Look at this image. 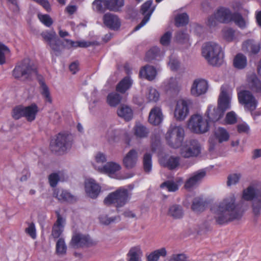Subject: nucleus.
Here are the masks:
<instances>
[{"mask_svg": "<svg viewBox=\"0 0 261 261\" xmlns=\"http://www.w3.org/2000/svg\"><path fill=\"white\" fill-rule=\"evenodd\" d=\"M236 199L234 194L230 193L212 206L211 211L217 224L225 225L242 217Z\"/></svg>", "mask_w": 261, "mask_h": 261, "instance_id": "nucleus-1", "label": "nucleus"}, {"mask_svg": "<svg viewBox=\"0 0 261 261\" xmlns=\"http://www.w3.org/2000/svg\"><path fill=\"white\" fill-rule=\"evenodd\" d=\"M233 87L227 83H224L220 88V93L218 99V107L210 105L208 106L205 115L210 121L216 122L223 117L224 112L231 107Z\"/></svg>", "mask_w": 261, "mask_h": 261, "instance_id": "nucleus-2", "label": "nucleus"}, {"mask_svg": "<svg viewBox=\"0 0 261 261\" xmlns=\"http://www.w3.org/2000/svg\"><path fill=\"white\" fill-rule=\"evenodd\" d=\"M12 75L18 80L22 78L28 81L38 82H43L44 80L42 75L38 73L29 59H24L18 62L13 70Z\"/></svg>", "mask_w": 261, "mask_h": 261, "instance_id": "nucleus-3", "label": "nucleus"}, {"mask_svg": "<svg viewBox=\"0 0 261 261\" xmlns=\"http://www.w3.org/2000/svg\"><path fill=\"white\" fill-rule=\"evenodd\" d=\"M202 54L212 66H219L223 62L224 55L222 49L219 44L215 42L205 43L202 46Z\"/></svg>", "mask_w": 261, "mask_h": 261, "instance_id": "nucleus-4", "label": "nucleus"}, {"mask_svg": "<svg viewBox=\"0 0 261 261\" xmlns=\"http://www.w3.org/2000/svg\"><path fill=\"white\" fill-rule=\"evenodd\" d=\"M243 198L246 200H252V212L255 217H258L261 213V184H252L243 193Z\"/></svg>", "mask_w": 261, "mask_h": 261, "instance_id": "nucleus-5", "label": "nucleus"}, {"mask_svg": "<svg viewBox=\"0 0 261 261\" xmlns=\"http://www.w3.org/2000/svg\"><path fill=\"white\" fill-rule=\"evenodd\" d=\"M250 84L247 83L245 86L237 88L239 102L244 106L245 110L252 112L256 109L258 101L254 95L248 89Z\"/></svg>", "mask_w": 261, "mask_h": 261, "instance_id": "nucleus-6", "label": "nucleus"}, {"mask_svg": "<svg viewBox=\"0 0 261 261\" xmlns=\"http://www.w3.org/2000/svg\"><path fill=\"white\" fill-rule=\"evenodd\" d=\"M131 193L124 187H120L110 193L105 199V204H114L117 208L125 205L129 200Z\"/></svg>", "mask_w": 261, "mask_h": 261, "instance_id": "nucleus-7", "label": "nucleus"}, {"mask_svg": "<svg viewBox=\"0 0 261 261\" xmlns=\"http://www.w3.org/2000/svg\"><path fill=\"white\" fill-rule=\"evenodd\" d=\"M184 138L185 130L181 126H171L165 136L168 145L174 148L181 146Z\"/></svg>", "mask_w": 261, "mask_h": 261, "instance_id": "nucleus-8", "label": "nucleus"}, {"mask_svg": "<svg viewBox=\"0 0 261 261\" xmlns=\"http://www.w3.org/2000/svg\"><path fill=\"white\" fill-rule=\"evenodd\" d=\"M188 127L193 133L201 134L208 131L210 125L207 120L202 115L196 114L191 116Z\"/></svg>", "mask_w": 261, "mask_h": 261, "instance_id": "nucleus-9", "label": "nucleus"}, {"mask_svg": "<svg viewBox=\"0 0 261 261\" xmlns=\"http://www.w3.org/2000/svg\"><path fill=\"white\" fill-rule=\"evenodd\" d=\"M180 147V154L185 158L196 157L201 153V145L196 139L187 140Z\"/></svg>", "mask_w": 261, "mask_h": 261, "instance_id": "nucleus-10", "label": "nucleus"}, {"mask_svg": "<svg viewBox=\"0 0 261 261\" xmlns=\"http://www.w3.org/2000/svg\"><path fill=\"white\" fill-rule=\"evenodd\" d=\"M72 136L71 135L60 133L54 142H51V146L55 151H65L69 149L72 144Z\"/></svg>", "mask_w": 261, "mask_h": 261, "instance_id": "nucleus-11", "label": "nucleus"}, {"mask_svg": "<svg viewBox=\"0 0 261 261\" xmlns=\"http://www.w3.org/2000/svg\"><path fill=\"white\" fill-rule=\"evenodd\" d=\"M94 244L95 242L88 235L80 233H74L70 242V246L74 248L89 247Z\"/></svg>", "mask_w": 261, "mask_h": 261, "instance_id": "nucleus-12", "label": "nucleus"}, {"mask_svg": "<svg viewBox=\"0 0 261 261\" xmlns=\"http://www.w3.org/2000/svg\"><path fill=\"white\" fill-rule=\"evenodd\" d=\"M206 175L204 169L199 170L191 174L185 181L184 187L188 190H191L200 184Z\"/></svg>", "mask_w": 261, "mask_h": 261, "instance_id": "nucleus-13", "label": "nucleus"}, {"mask_svg": "<svg viewBox=\"0 0 261 261\" xmlns=\"http://www.w3.org/2000/svg\"><path fill=\"white\" fill-rule=\"evenodd\" d=\"M121 169V165L116 162H107L103 167H99L100 172L107 174L111 178L116 179H122L118 172Z\"/></svg>", "mask_w": 261, "mask_h": 261, "instance_id": "nucleus-14", "label": "nucleus"}, {"mask_svg": "<svg viewBox=\"0 0 261 261\" xmlns=\"http://www.w3.org/2000/svg\"><path fill=\"white\" fill-rule=\"evenodd\" d=\"M190 103V101L184 99L177 101L174 112V117L177 120L182 121L188 116Z\"/></svg>", "mask_w": 261, "mask_h": 261, "instance_id": "nucleus-15", "label": "nucleus"}, {"mask_svg": "<svg viewBox=\"0 0 261 261\" xmlns=\"http://www.w3.org/2000/svg\"><path fill=\"white\" fill-rule=\"evenodd\" d=\"M152 0H149L144 3L141 7V12L144 17L141 22L134 29L135 31H138L142 27L145 25L150 19V16L154 10V8H151L152 4Z\"/></svg>", "mask_w": 261, "mask_h": 261, "instance_id": "nucleus-16", "label": "nucleus"}, {"mask_svg": "<svg viewBox=\"0 0 261 261\" xmlns=\"http://www.w3.org/2000/svg\"><path fill=\"white\" fill-rule=\"evenodd\" d=\"M57 219L54 223L51 231V236L54 239L59 238L64 230L66 220L64 217L60 215L58 211L56 212Z\"/></svg>", "mask_w": 261, "mask_h": 261, "instance_id": "nucleus-17", "label": "nucleus"}, {"mask_svg": "<svg viewBox=\"0 0 261 261\" xmlns=\"http://www.w3.org/2000/svg\"><path fill=\"white\" fill-rule=\"evenodd\" d=\"M85 188L87 194L92 198H96L101 191L100 186L91 178L85 180Z\"/></svg>", "mask_w": 261, "mask_h": 261, "instance_id": "nucleus-18", "label": "nucleus"}, {"mask_svg": "<svg viewBox=\"0 0 261 261\" xmlns=\"http://www.w3.org/2000/svg\"><path fill=\"white\" fill-rule=\"evenodd\" d=\"M138 151L134 149H132L124 156L123 164L127 169H132L136 166L138 161Z\"/></svg>", "mask_w": 261, "mask_h": 261, "instance_id": "nucleus-19", "label": "nucleus"}, {"mask_svg": "<svg viewBox=\"0 0 261 261\" xmlns=\"http://www.w3.org/2000/svg\"><path fill=\"white\" fill-rule=\"evenodd\" d=\"M233 13L225 7H220L215 12L216 18L219 22L227 23L232 21Z\"/></svg>", "mask_w": 261, "mask_h": 261, "instance_id": "nucleus-20", "label": "nucleus"}, {"mask_svg": "<svg viewBox=\"0 0 261 261\" xmlns=\"http://www.w3.org/2000/svg\"><path fill=\"white\" fill-rule=\"evenodd\" d=\"M260 44L252 39H249L244 42L242 44V49L248 53L249 56L257 54L260 50Z\"/></svg>", "mask_w": 261, "mask_h": 261, "instance_id": "nucleus-21", "label": "nucleus"}, {"mask_svg": "<svg viewBox=\"0 0 261 261\" xmlns=\"http://www.w3.org/2000/svg\"><path fill=\"white\" fill-rule=\"evenodd\" d=\"M103 21L105 25L112 30H118L120 27V21L118 17L109 13L104 15Z\"/></svg>", "mask_w": 261, "mask_h": 261, "instance_id": "nucleus-22", "label": "nucleus"}, {"mask_svg": "<svg viewBox=\"0 0 261 261\" xmlns=\"http://www.w3.org/2000/svg\"><path fill=\"white\" fill-rule=\"evenodd\" d=\"M163 120V115L160 107H155L149 113L148 121L154 125L160 124Z\"/></svg>", "mask_w": 261, "mask_h": 261, "instance_id": "nucleus-23", "label": "nucleus"}, {"mask_svg": "<svg viewBox=\"0 0 261 261\" xmlns=\"http://www.w3.org/2000/svg\"><path fill=\"white\" fill-rule=\"evenodd\" d=\"M118 116L128 121L133 118L134 113L130 107L126 105H121L117 110Z\"/></svg>", "mask_w": 261, "mask_h": 261, "instance_id": "nucleus-24", "label": "nucleus"}, {"mask_svg": "<svg viewBox=\"0 0 261 261\" xmlns=\"http://www.w3.org/2000/svg\"><path fill=\"white\" fill-rule=\"evenodd\" d=\"M156 74V69L152 66L147 65L142 67L139 72V76L145 80L152 81Z\"/></svg>", "mask_w": 261, "mask_h": 261, "instance_id": "nucleus-25", "label": "nucleus"}, {"mask_svg": "<svg viewBox=\"0 0 261 261\" xmlns=\"http://www.w3.org/2000/svg\"><path fill=\"white\" fill-rule=\"evenodd\" d=\"M143 251L140 245L132 247L129 249L128 253V261H142Z\"/></svg>", "mask_w": 261, "mask_h": 261, "instance_id": "nucleus-26", "label": "nucleus"}, {"mask_svg": "<svg viewBox=\"0 0 261 261\" xmlns=\"http://www.w3.org/2000/svg\"><path fill=\"white\" fill-rule=\"evenodd\" d=\"M184 211L182 207L176 204L171 205L168 210L167 215L175 219H178L182 218Z\"/></svg>", "mask_w": 261, "mask_h": 261, "instance_id": "nucleus-27", "label": "nucleus"}, {"mask_svg": "<svg viewBox=\"0 0 261 261\" xmlns=\"http://www.w3.org/2000/svg\"><path fill=\"white\" fill-rule=\"evenodd\" d=\"M54 196L61 201L73 202L75 200L74 196L68 191L63 189H57L55 191Z\"/></svg>", "mask_w": 261, "mask_h": 261, "instance_id": "nucleus-28", "label": "nucleus"}, {"mask_svg": "<svg viewBox=\"0 0 261 261\" xmlns=\"http://www.w3.org/2000/svg\"><path fill=\"white\" fill-rule=\"evenodd\" d=\"M182 182V179L180 177L176 179L175 181L168 180L164 182L161 185V188L166 189L168 192H173L177 191L179 186Z\"/></svg>", "mask_w": 261, "mask_h": 261, "instance_id": "nucleus-29", "label": "nucleus"}, {"mask_svg": "<svg viewBox=\"0 0 261 261\" xmlns=\"http://www.w3.org/2000/svg\"><path fill=\"white\" fill-rule=\"evenodd\" d=\"M207 83H193L191 89V94L198 96L204 94L207 90Z\"/></svg>", "mask_w": 261, "mask_h": 261, "instance_id": "nucleus-30", "label": "nucleus"}, {"mask_svg": "<svg viewBox=\"0 0 261 261\" xmlns=\"http://www.w3.org/2000/svg\"><path fill=\"white\" fill-rule=\"evenodd\" d=\"M38 112L37 106L35 103H32L29 106L25 107L24 117L28 121L32 122L35 119Z\"/></svg>", "mask_w": 261, "mask_h": 261, "instance_id": "nucleus-31", "label": "nucleus"}, {"mask_svg": "<svg viewBox=\"0 0 261 261\" xmlns=\"http://www.w3.org/2000/svg\"><path fill=\"white\" fill-rule=\"evenodd\" d=\"M214 138L219 143L227 141L229 139V134L223 127H219L214 132Z\"/></svg>", "mask_w": 261, "mask_h": 261, "instance_id": "nucleus-32", "label": "nucleus"}, {"mask_svg": "<svg viewBox=\"0 0 261 261\" xmlns=\"http://www.w3.org/2000/svg\"><path fill=\"white\" fill-rule=\"evenodd\" d=\"M167 254V252L165 247L155 250L146 255L147 261H158L161 256L165 257Z\"/></svg>", "mask_w": 261, "mask_h": 261, "instance_id": "nucleus-33", "label": "nucleus"}, {"mask_svg": "<svg viewBox=\"0 0 261 261\" xmlns=\"http://www.w3.org/2000/svg\"><path fill=\"white\" fill-rule=\"evenodd\" d=\"M160 162L162 165L167 167L170 169H174L179 165V158L171 156L168 159H162Z\"/></svg>", "mask_w": 261, "mask_h": 261, "instance_id": "nucleus-34", "label": "nucleus"}, {"mask_svg": "<svg viewBox=\"0 0 261 261\" xmlns=\"http://www.w3.org/2000/svg\"><path fill=\"white\" fill-rule=\"evenodd\" d=\"M164 52L161 51L159 48L154 46L150 48L146 54L145 60L146 61H151L154 59H157L158 57L164 56Z\"/></svg>", "mask_w": 261, "mask_h": 261, "instance_id": "nucleus-35", "label": "nucleus"}, {"mask_svg": "<svg viewBox=\"0 0 261 261\" xmlns=\"http://www.w3.org/2000/svg\"><path fill=\"white\" fill-rule=\"evenodd\" d=\"M247 64L246 57L242 54H237L233 59V66L239 69L245 68Z\"/></svg>", "mask_w": 261, "mask_h": 261, "instance_id": "nucleus-36", "label": "nucleus"}, {"mask_svg": "<svg viewBox=\"0 0 261 261\" xmlns=\"http://www.w3.org/2000/svg\"><path fill=\"white\" fill-rule=\"evenodd\" d=\"M67 250V246L64 239L59 238L56 244V253L60 256H63L66 255Z\"/></svg>", "mask_w": 261, "mask_h": 261, "instance_id": "nucleus-37", "label": "nucleus"}, {"mask_svg": "<svg viewBox=\"0 0 261 261\" xmlns=\"http://www.w3.org/2000/svg\"><path fill=\"white\" fill-rule=\"evenodd\" d=\"M106 9L110 11H118L123 6L124 0H107Z\"/></svg>", "mask_w": 261, "mask_h": 261, "instance_id": "nucleus-38", "label": "nucleus"}, {"mask_svg": "<svg viewBox=\"0 0 261 261\" xmlns=\"http://www.w3.org/2000/svg\"><path fill=\"white\" fill-rule=\"evenodd\" d=\"M107 160L106 154L102 152L99 151L94 155V162L93 165L95 169L99 171V167H103L102 164Z\"/></svg>", "mask_w": 261, "mask_h": 261, "instance_id": "nucleus-39", "label": "nucleus"}, {"mask_svg": "<svg viewBox=\"0 0 261 261\" xmlns=\"http://www.w3.org/2000/svg\"><path fill=\"white\" fill-rule=\"evenodd\" d=\"M122 97L118 93L112 92L109 93L107 97V103L111 107H116L121 102Z\"/></svg>", "mask_w": 261, "mask_h": 261, "instance_id": "nucleus-40", "label": "nucleus"}, {"mask_svg": "<svg viewBox=\"0 0 261 261\" xmlns=\"http://www.w3.org/2000/svg\"><path fill=\"white\" fill-rule=\"evenodd\" d=\"M122 133V130L111 127L108 129L106 138L109 142L112 143L114 142Z\"/></svg>", "mask_w": 261, "mask_h": 261, "instance_id": "nucleus-41", "label": "nucleus"}, {"mask_svg": "<svg viewBox=\"0 0 261 261\" xmlns=\"http://www.w3.org/2000/svg\"><path fill=\"white\" fill-rule=\"evenodd\" d=\"M135 135L139 138L147 137L149 134L148 129L141 124H136L134 128Z\"/></svg>", "mask_w": 261, "mask_h": 261, "instance_id": "nucleus-42", "label": "nucleus"}, {"mask_svg": "<svg viewBox=\"0 0 261 261\" xmlns=\"http://www.w3.org/2000/svg\"><path fill=\"white\" fill-rule=\"evenodd\" d=\"M106 2L107 0H94L92 4V9L96 12L103 13L107 10Z\"/></svg>", "mask_w": 261, "mask_h": 261, "instance_id": "nucleus-43", "label": "nucleus"}, {"mask_svg": "<svg viewBox=\"0 0 261 261\" xmlns=\"http://www.w3.org/2000/svg\"><path fill=\"white\" fill-rule=\"evenodd\" d=\"M232 21L242 29L246 28L247 23V21L238 13H233Z\"/></svg>", "mask_w": 261, "mask_h": 261, "instance_id": "nucleus-44", "label": "nucleus"}, {"mask_svg": "<svg viewBox=\"0 0 261 261\" xmlns=\"http://www.w3.org/2000/svg\"><path fill=\"white\" fill-rule=\"evenodd\" d=\"M146 99L149 102H156L160 98V93L154 88H149L146 94Z\"/></svg>", "mask_w": 261, "mask_h": 261, "instance_id": "nucleus-45", "label": "nucleus"}, {"mask_svg": "<svg viewBox=\"0 0 261 261\" xmlns=\"http://www.w3.org/2000/svg\"><path fill=\"white\" fill-rule=\"evenodd\" d=\"M242 177L240 173L235 172L229 174L227 177V185L228 187L237 184Z\"/></svg>", "mask_w": 261, "mask_h": 261, "instance_id": "nucleus-46", "label": "nucleus"}, {"mask_svg": "<svg viewBox=\"0 0 261 261\" xmlns=\"http://www.w3.org/2000/svg\"><path fill=\"white\" fill-rule=\"evenodd\" d=\"M175 25L178 27L185 25L189 22V16L185 13L179 14L175 17Z\"/></svg>", "mask_w": 261, "mask_h": 261, "instance_id": "nucleus-47", "label": "nucleus"}, {"mask_svg": "<svg viewBox=\"0 0 261 261\" xmlns=\"http://www.w3.org/2000/svg\"><path fill=\"white\" fill-rule=\"evenodd\" d=\"M24 108L23 106L15 107L12 111V116L15 119H19L20 118L24 117Z\"/></svg>", "mask_w": 261, "mask_h": 261, "instance_id": "nucleus-48", "label": "nucleus"}, {"mask_svg": "<svg viewBox=\"0 0 261 261\" xmlns=\"http://www.w3.org/2000/svg\"><path fill=\"white\" fill-rule=\"evenodd\" d=\"M192 209L196 212H199L203 210L204 203L201 198L196 197L194 199L192 205Z\"/></svg>", "mask_w": 261, "mask_h": 261, "instance_id": "nucleus-49", "label": "nucleus"}, {"mask_svg": "<svg viewBox=\"0 0 261 261\" xmlns=\"http://www.w3.org/2000/svg\"><path fill=\"white\" fill-rule=\"evenodd\" d=\"M143 166L145 172H149L151 170L152 161L151 155L149 153H145L143 158Z\"/></svg>", "mask_w": 261, "mask_h": 261, "instance_id": "nucleus-50", "label": "nucleus"}, {"mask_svg": "<svg viewBox=\"0 0 261 261\" xmlns=\"http://www.w3.org/2000/svg\"><path fill=\"white\" fill-rule=\"evenodd\" d=\"M223 35L225 39L230 42L234 39V31L231 28H225L223 30Z\"/></svg>", "mask_w": 261, "mask_h": 261, "instance_id": "nucleus-51", "label": "nucleus"}, {"mask_svg": "<svg viewBox=\"0 0 261 261\" xmlns=\"http://www.w3.org/2000/svg\"><path fill=\"white\" fill-rule=\"evenodd\" d=\"M9 52V49L6 45L0 42V65L5 63V54Z\"/></svg>", "mask_w": 261, "mask_h": 261, "instance_id": "nucleus-52", "label": "nucleus"}, {"mask_svg": "<svg viewBox=\"0 0 261 261\" xmlns=\"http://www.w3.org/2000/svg\"><path fill=\"white\" fill-rule=\"evenodd\" d=\"M60 174H61V173H54L49 175L48 176V181L51 187H56L58 181L61 180Z\"/></svg>", "mask_w": 261, "mask_h": 261, "instance_id": "nucleus-53", "label": "nucleus"}, {"mask_svg": "<svg viewBox=\"0 0 261 261\" xmlns=\"http://www.w3.org/2000/svg\"><path fill=\"white\" fill-rule=\"evenodd\" d=\"M237 116L235 112L231 111L227 113L225 118V123L226 124H234L237 122Z\"/></svg>", "mask_w": 261, "mask_h": 261, "instance_id": "nucleus-54", "label": "nucleus"}, {"mask_svg": "<svg viewBox=\"0 0 261 261\" xmlns=\"http://www.w3.org/2000/svg\"><path fill=\"white\" fill-rule=\"evenodd\" d=\"M38 16L40 21L46 27H50L53 23L52 19L48 15L39 14Z\"/></svg>", "mask_w": 261, "mask_h": 261, "instance_id": "nucleus-55", "label": "nucleus"}, {"mask_svg": "<svg viewBox=\"0 0 261 261\" xmlns=\"http://www.w3.org/2000/svg\"><path fill=\"white\" fill-rule=\"evenodd\" d=\"M25 231L33 239L36 238V230L34 223H29L28 227L25 228Z\"/></svg>", "mask_w": 261, "mask_h": 261, "instance_id": "nucleus-56", "label": "nucleus"}, {"mask_svg": "<svg viewBox=\"0 0 261 261\" xmlns=\"http://www.w3.org/2000/svg\"><path fill=\"white\" fill-rule=\"evenodd\" d=\"M132 86V83H119L116 86L117 91L123 93Z\"/></svg>", "mask_w": 261, "mask_h": 261, "instance_id": "nucleus-57", "label": "nucleus"}, {"mask_svg": "<svg viewBox=\"0 0 261 261\" xmlns=\"http://www.w3.org/2000/svg\"><path fill=\"white\" fill-rule=\"evenodd\" d=\"M41 88L42 90V94L45 97L46 100L47 101L51 102V98L50 96V92L48 87L46 85L45 83H42Z\"/></svg>", "mask_w": 261, "mask_h": 261, "instance_id": "nucleus-58", "label": "nucleus"}, {"mask_svg": "<svg viewBox=\"0 0 261 261\" xmlns=\"http://www.w3.org/2000/svg\"><path fill=\"white\" fill-rule=\"evenodd\" d=\"M175 39L179 43L186 42L188 40V35L185 32L180 31L177 33Z\"/></svg>", "mask_w": 261, "mask_h": 261, "instance_id": "nucleus-59", "label": "nucleus"}, {"mask_svg": "<svg viewBox=\"0 0 261 261\" xmlns=\"http://www.w3.org/2000/svg\"><path fill=\"white\" fill-rule=\"evenodd\" d=\"M100 100L96 90H94L91 95V99L89 101L90 109L94 108L96 104Z\"/></svg>", "mask_w": 261, "mask_h": 261, "instance_id": "nucleus-60", "label": "nucleus"}, {"mask_svg": "<svg viewBox=\"0 0 261 261\" xmlns=\"http://www.w3.org/2000/svg\"><path fill=\"white\" fill-rule=\"evenodd\" d=\"M56 33L54 32L53 33L44 32L41 33V36L45 41L47 42L48 44L53 42Z\"/></svg>", "mask_w": 261, "mask_h": 261, "instance_id": "nucleus-61", "label": "nucleus"}, {"mask_svg": "<svg viewBox=\"0 0 261 261\" xmlns=\"http://www.w3.org/2000/svg\"><path fill=\"white\" fill-rule=\"evenodd\" d=\"M171 35V33L170 32L165 33L161 38V43L164 46L168 45L170 42Z\"/></svg>", "mask_w": 261, "mask_h": 261, "instance_id": "nucleus-62", "label": "nucleus"}, {"mask_svg": "<svg viewBox=\"0 0 261 261\" xmlns=\"http://www.w3.org/2000/svg\"><path fill=\"white\" fill-rule=\"evenodd\" d=\"M167 261H187V258L184 254H174L171 255Z\"/></svg>", "mask_w": 261, "mask_h": 261, "instance_id": "nucleus-63", "label": "nucleus"}, {"mask_svg": "<svg viewBox=\"0 0 261 261\" xmlns=\"http://www.w3.org/2000/svg\"><path fill=\"white\" fill-rule=\"evenodd\" d=\"M237 129L240 133L248 134L250 131L249 126L245 122L239 124L237 126Z\"/></svg>", "mask_w": 261, "mask_h": 261, "instance_id": "nucleus-64", "label": "nucleus"}]
</instances>
